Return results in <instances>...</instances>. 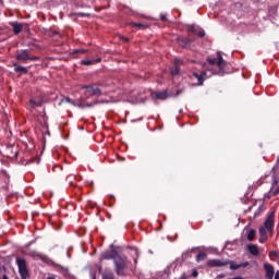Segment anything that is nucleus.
Here are the masks:
<instances>
[{
	"label": "nucleus",
	"mask_w": 279,
	"mask_h": 279,
	"mask_svg": "<svg viewBox=\"0 0 279 279\" xmlns=\"http://www.w3.org/2000/svg\"><path fill=\"white\" fill-rule=\"evenodd\" d=\"M113 265L116 267L117 276H125V271L128 270V266L130 262L128 260V256L124 254L118 253V256L113 260Z\"/></svg>",
	"instance_id": "nucleus-1"
},
{
	"label": "nucleus",
	"mask_w": 279,
	"mask_h": 279,
	"mask_svg": "<svg viewBox=\"0 0 279 279\" xmlns=\"http://www.w3.org/2000/svg\"><path fill=\"white\" fill-rule=\"evenodd\" d=\"M15 59L20 62H27L29 60L32 62H36V60H38V57L29 54V49H22L16 51Z\"/></svg>",
	"instance_id": "nucleus-2"
},
{
	"label": "nucleus",
	"mask_w": 279,
	"mask_h": 279,
	"mask_svg": "<svg viewBox=\"0 0 279 279\" xmlns=\"http://www.w3.org/2000/svg\"><path fill=\"white\" fill-rule=\"evenodd\" d=\"M16 265L19 269V274L22 279H27L29 278V270H27V262L23 257H16Z\"/></svg>",
	"instance_id": "nucleus-3"
},
{
	"label": "nucleus",
	"mask_w": 279,
	"mask_h": 279,
	"mask_svg": "<svg viewBox=\"0 0 279 279\" xmlns=\"http://www.w3.org/2000/svg\"><path fill=\"white\" fill-rule=\"evenodd\" d=\"M208 64L210 66H214V64H217L218 69L220 70V73H225L223 66H226V60H223V57H221V52H217V58H207Z\"/></svg>",
	"instance_id": "nucleus-4"
},
{
	"label": "nucleus",
	"mask_w": 279,
	"mask_h": 279,
	"mask_svg": "<svg viewBox=\"0 0 279 279\" xmlns=\"http://www.w3.org/2000/svg\"><path fill=\"white\" fill-rule=\"evenodd\" d=\"M111 250L110 251H106L104 253H101L99 260H116L117 256L119 255V251H117V248H114V245L111 244L110 245Z\"/></svg>",
	"instance_id": "nucleus-5"
},
{
	"label": "nucleus",
	"mask_w": 279,
	"mask_h": 279,
	"mask_svg": "<svg viewBox=\"0 0 279 279\" xmlns=\"http://www.w3.org/2000/svg\"><path fill=\"white\" fill-rule=\"evenodd\" d=\"M83 88L85 89V95H87V97H100L101 95V89L99 87L84 86Z\"/></svg>",
	"instance_id": "nucleus-6"
},
{
	"label": "nucleus",
	"mask_w": 279,
	"mask_h": 279,
	"mask_svg": "<svg viewBox=\"0 0 279 279\" xmlns=\"http://www.w3.org/2000/svg\"><path fill=\"white\" fill-rule=\"evenodd\" d=\"M226 265H230V260L223 259H209L207 262L208 267H226Z\"/></svg>",
	"instance_id": "nucleus-7"
},
{
	"label": "nucleus",
	"mask_w": 279,
	"mask_h": 279,
	"mask_svg": "<svg viewBox=\"0 0 279 279\" xmlns=\"http://www.w3.org/2000/svg\"><path fill=\"white\" fill-rule=\"evenodd\" d=\"M264 269L266 271V278L274 279V275L276 274L274 265L266 263L264 264Z\"/></svg>",
	"instance_id": "nucleus-8"
},
{
	"label": "nucleus",
	"mask_w": 279,
	"mask_h": 279,
	"mask_svg": "<svg viewBox=\"0 0 279 279\" xmlns=\"http://www.w3.org/2000/svg\"><path fill=\"white\" fill-rule=\"evenodd\" d=\"M274 219H275L274 214H270V215L266 218V220H265V222H264V226H265L266 230H268V231L274 230Z\"/></svg>",
	"instance_id": "nucleus-9"
},
{
	"label": "nucleus",
	"mask_w": 279,
	"mask_h": 279,
	"mask_svg": "<svg viewBox=\"0 0 279 279\" xmlns=\"http://www.w3.org/2000/svg\"><path fill=\"white\" fill-rule=\"evenodd\" d=\"M180 64H182V60L175 59L174 66L171 70V75H180Z\"/></svg>",
	"instance_id": "nucleus-10"
},
{
	"label": "nucleus",
	"mask_w": 279,
	"mask_h": 279,
	"mask_svg": "<svg viewBox=\"0 0 279 279\" xmlns=\"http://www.w3.org/2000/svg\"><path fill=\"white\" fill-rule=\"evenodd\" d=\"M11 27H13L14 34H21L23 32V24L19 22H11Z\"/></svg>",
	"instance_id": "nucleus-11"
},
{
	"label": "nucleus",
	"mask_w": 279,
	"mask_h": 279,
	"mask_svg": "<svg viewBox=\"0 0 279 279\" xmlns=\"http://www.w3.org/2000/svg\"><path fill=\"white\" fill-rule=\"evenodd\" d=\"M193 75L198 82L197 85L202 86V84H204V81L206 80V72H201V74L193 73Z\"/></svg>",
	"instance_id": "nucleus-12"
},
{
	"label": "nucleus",
	"mask_w": 279,
	"mask_h": 279,
	"mask_svg": "<svg viewBox=\"0 0 279 279\" xmlns=\"http://www.w3.org/2000/svg\"><path fill=\"white\" fill-rule=\"evenodd\" d=\"M40 106H43V99H38V100L31 99L28 101V108H31L32 110H34V108H40Z\"/></svg>",
	"instance_id": "nucleus-13"
},
{
	"label": "nucleus",
	"mask_w": 279,
	"mask_h": 279,
	"mask_svg": "<svg viewBox=\"0 0 279 279\" xmlns=\"http://www.w3.org/2000/svg\"><path fill=\"white\" fill-rule=\"evenodd\" d=\"M247 250L253 256H258V254H260V252L258 251V245L256 244H248Z\"/></svg>",
	"instance_id": "nucleus-14"
},
{
	"label": "nucleus",
	"mask_w": 279,
	"mask_h": 279,
	"mask_svg": "<svg viewBox=\"0 0 279 279\" xmlns=\"http://www.w3.org/2000/svg\"><path fill=\"white\" fill-rule=\"evenodd\" d=\"M151 97H153V99H162V100H165V99H167V92H154V93H151Z\"/></svg>",
	"instance_id": "nucleus-15"
},
{
	"label": "nucleus",
	"mask_w": 279,
	"mask_h": 279,
	"mask_svg": "<svg viewBox=\"0 0 279 279\" xmlns=\"http://www.w3.org/2000/svg\"><path fill=\"white\" fill-rule=\"evenodd\" d=\"M178 43L181 47L185 48L189 47V45H191L192 40L186 37H179Z\"/></svg>",
	"instance_id": "nucleus-16"
},
{
	"label": "nucleus",
	"mask_w": 279,
	"mask_h": 279,
	"mask_svg": "<svg viewBox=\"0 0 279 279\" xmlns=\"http://www.w3.org/2000/svg\"><path fill=\"white\" fill-rule=\"evenodd\" d=\"M101 277H102V279H114V272H112V270H110V269H105L101 272Z\"/></svg>",
	"instance_id": "nucleus-17"
},
{
	"label": "nucleus",
	"mask_w": 279,
	"mask_h": 279,
	"mask_svg": "<svg viewBox=\"0 0 279 279\" xmlns=\"http://www.w3.org/2000/svg\"><path fill=\"white\" fill-rule=\"evenodd\" d=\"M15 73H22L23 75L27 74V68L13 63Z\"/></svg>",
	"instance_id": "nucleus-18"
},
{
	"label": "nucleus",
	"mask_w": 279,
	"mask_h": 279,
	"mask_svg": "<svg viewBox=\"0 0 279 279\" xmlns=\"http://www.w3.org/2000/svg\"><path fill=\"white\" fill-rule=\"evenodd\" d=\"M145 98H146L145 95L140 94L138 96H136L131 100V104H145Z\"/></svg>",
	"instance_id": "nucleus-19"
},
{
	"label": "nucleus",
	"mask_w": 279,
	"mask_h": 279,
	"mask_svg": "<svg viewBox=\"0 0 279 279\" xmlns=\"http://www.w3.org/2000/svg\"><path fill=\"white\" fill-rule=\"evenodd\" d=\"M255 236H256V230L250 229L247 232V241H254Z\"/></svg>",
	"instance_id": "nucleus-20"
},
{
	"label": "nucleus",
	"mask_w": 279,
	"mask_h": 279,
	"mask_svg": "<svg viewBox=\"0 0 279 279\" xmlns=\"http://www.w3.org/2000/svg\"><path fill=\"white\" fill-rule=\"evenodd\" d=\"M64 101H66V104H71L72 106H77L78 108H85L84 105H82V104L77 105V104H75V101L73 99H71L69 97L64 98Z\"/></svg>",
	"instance_id": "nucleus-21"
},
{
	"label": "nucleus",
	"mask_w": 279,
	"mask_h": 279,
	"mask_svg": "<svg viewBox=\"0 0 279 279\" xmlns=\"http://www.w3.org/2000/svg\"><path fill=\"white\" fill-rule=\"evenodd\" d=\"M206 257H207L206 253L201 252L197 254L196 260H197V263H202V260H206Z\"/></svg>",
	"instance_id": "nucleus-22"
},
{
	"label": "nucleus",
	"mask_w": 279,
	"mask_h": 279,
	"mask_svg": "<svg viewBox=\"0 0 279 279\" xmlns=\"http://www.w3.org/2000/svg\"><path fill=\"white\" fill-rule=\"evenodd\" d=\"M230 263V269H232L233 271L236 269H241L240 264H236L234 262H229Z\"/></svg>",
	"instance_id": "nucleus-23"
},
{
	"label": "nucleus",
	"mask_w": 279,
	"mask_h": 279,
	"mask_svg": "<svg viewBox=\"0 0 279 279\" xmlns=\"http://www.w3.org/2000/svg\"><path fill=\"white\" fill-rule=\"evenodd\" d=\"M259 234H260V236H267V228L260 227L259 228Z\"/></svg>",
	"instance_id": "nucleus-24"
},
{
	"label": "nucleus",
	"mask_w": 279,
	"mask_h": 279,
	"mask_svg": "<svg viewBox=\"0 0 279 279\" xmlns=\"http://www.w3.org/2000/svg\"><path fill=\"white\" fill-rule=\"evenodd\" d=\"M93 60L90 59H85V60H82V64H85L86 66H90V64H93Z\"/></svg>",
	"instance_id": "nucleus-25"
},
{
	"label": "nucleus",
	"mask_w": 279,
	"mask_h": 279,
	"mask_svg": "<svg viewBox=\"0 0 279 279\" xmlns=\"http://www.w3.org/2000/svg\"><path fill=\"white\" fill-rule=\"evenodd\" d=\"M132 27H147V25L143 23H131Z\"/></svg>",
	"instance_id": "nucleus-26"
},
{
	"label": "nucleus",
	"mask_w": 279,
	"mask_h": 279,
	"mask_svg": "<svg viewBox=\"0 0 279 279\" xmlns=\"http://www.w3.org/2000/svg\"><path fill=\"white\" fill-rule=\"evenodd\" d=\"M197 35L201 37V38H204V36H206V32H204V29H199L197 32Z\"/></svg>",
	"instance_id": "nucleus-27"
},
{
	"label": "nucleus",
	"mask_w": 279,
	"mask_h": 279,
	"mask_svg": "<svg viewBox=\"0 0 279 279\" xmlns=\"http://www.w3.org/2000/svg\"><path fill=\"white\" fill-rule=\"evenodd\" d=\"M267 241V236L260 235L259 243H265Z\"/></svg>",
	"instance_id": "nucleus-28"
},
{
	"label": "nucleus",
	"mask_w": 279,
	"mask_h": 279,
	"mask_svg": "<svg viewBox=\"0 0 279 279\" xmlns=\"http://www.w3.org/2000/svg\"><path fill=\"white\" fill-rule=\"evenodd\" d=\"M189 257H191V252L190 251H187L185 254H183V258H189Z\"/></svg>",
	"instance_id": "nucleus-29"
},
{
	"label": "nucleus",
	"mask_w": 279,
	"mask_h": 279,
	"mask_svg": "<svg viewBox=\"0 0 279 279\" xmlns=\"http://www.w3.org/2000/svg\"><path fill=\"white\" fill-rule=\"evenodd\" d=\"M58 267H60V269H62V271H64V274H66L69 271V268H66V267H62L60 265H58Z\"/></svg>",
	"instance_id": "nucleus-30"
},
{
	"label": "nucleus",
	"mask_w": 279,
	"mask_h": 279,
	"mask_svg": "<svg viewBox=\"0 0 279 279\" xmlns=\"http://www.w3.org/2000/svg\"><path fill=\"white\" fill-rule=\"evenodd\" d=\"M247 265H250L248 262L240 263V267H247Z\"/></svg>",
	"instance_id": "nucleus-31"
},
{
	"label": "nucleus",
	"mask_w": 279,
	"mask_h": 279,
	"mask_svg": "<svg viewBox=\"0 0 279 279\" xmlns=\"http://www.w3.org/2000/svg\"><path fill=\"white\" fill-rule=\"evenodd\" d=\"M192 276H193V278H197V276H199V272H197V270H194V271L192 272Z\"/></svg>",
	"instance_id": "nucleus-32"
},
{
	"label": "nucleus",
	"mask_w": 279,
	"mask_h": 279,
	"mask_svg": "<svg viewBox=\"0 0 279 279\" xmlns=\"http://www.w3.org/2000/svg\"><path fill=\"white\" fill-rule=\"evenodd\" d=\"M161 21H167V14H160Z\"/></svg>",
	"instance_id": "nucleus-33"
},
{
	"label": "nucleus",
	"mask_w": 279,
	"mask_h": 279,
	"mask_svg": "<svg viewBox=\"0 0 279 279\" xmlns=\"http://www.w3.org/2000/svg\"><path fill=\"white\" fill-rule=\"evenodd\" d=\"M272 195H279V186L272 192Z\"/></svg>",
	"instance_id": "nucleus-34"
},
{
	"label": "nucleus",
	"mask_w": 279,
	"mask_h": 279,
	"mask_svg": "<svg viewBox=\"0 0 279 279\" xmlns=\"http://www.w3.org/2000/svg\"><path fill=\"white\" fill-rule=\"evenodd\" d=\"M34 162H36V165H39L40 163V158L39 157L35 158Z\"/></svg>",
	"instance_id": "nucleus-35"
},
{
	"label": "nucleus",
	"mask_w": 279,
	"mask_h": 279,
	"mask_svg": "<svg viewBox=\"0 0 279 279\" xmlns=\"http://www.w3.org/2000/svg\"><path fill=\"white\" fill-rule=\"evenodd\" d=\"M221 278H226V275L220 274V275H218V276L216 277V279H221Z\"/></svg>",
	"instance_id": "nucleus-36"
},
{
	"label": "nucleus",
	"mask_w": 279,
	"mask_h": 279,
	"mask_svg": "<svg viewBox=\"0 0 279 279\" xmlns=\"http://www.w3.org/2000/svg\"><path fill=\"white\" fill-rule=\"evenodd\" d=\"M78 16H90L88 13H78Z\"/></svg>",
	"instance_id": "nucleus-37"
},
{
	"label": "nucleus",
	"mask_w": 279,
	"mask_h": 279,
	"mask_svg": "<svg viewBox=\"0 0 279 279\" xmlns=\"http://www.w3.org/2000/svg\"><path fill=\"white\" fill-rule=\"evenodd\" d=\"M270 256H278V253L276 251H271Z\"/></svg>",
	"instance_id": "nucleus-38"
},
{
	"label": "nucleus",
	"mask_w": 279,
	"mask_h": 279,
	"mask_svg": "<svg viewBox=\"0 0 279 279\" xmlns=\"http://www.w3.org/2000/svg\"><path fill=\"white\" fill-rule=\"evenodd\" d=\"M178 95H182V89H179V90L177 92V94L174 95V97H178Z\"/></svg>",
	"instance_id": "nucleus-39"
},
{
	"label": "nucleus",
	"mask_w": 279,
	"mask_h": 279,
	"mask_svg": "<svg viewBox=\"0 0 279 279\" xmlns=\"http://www.w3.org/2000/svg\"><path fill=\"white\" fill-rule=\"evenodd\" d=\"M275 279H279V270L276 271Z\"/></svg>",
	"instance_id": "nucleus-40"
},
{
	"label": "nucleus",
	"mask_w": 279,
	"mask_h": 279,
	"mask_svg": "<svg viewBox=\"0 0 279 279\" xmlns=\"http://www.w3.org/2000/svg\"><path fill=\"white\" fill-rule=\"evenodd\" d=\"M131 250H134L135 254H138V250H136V247H131Z\"/></svg>",
	"instance_id": "nucleus-41"
},
{
	"label": "nucleus",
	"mask_w": 279,
	"mask_h": 279,
	"mask_svg": "<svg viewBox=\"0 0 279 279\" xmlns=\"http://www.w3.org/2000/svg\"><path fill=\"white\" fill-rule=\"evenodd\" d=\"M122 40L124 41V43H128V37H122Z\"/></svg>",
	"instance_id": "nucleus-42"
},
{
	"label": "nucleus",
	"mask_w": 279,
	"mask_h": 279,
	"mask_svg": "<svg viewBox=\"0 0 279 279\" xmlns=\"http://www.w3.org/2000/svg\"><path fill=\"white\" fill-rule=\"evenodd\" d=\"M77 51L81 53H86L87 50L82 49V50H77Z\"/></svg>",
	"instance_id": "nucleus-43"
},
{
	"label": "nucleus",
	"mask_w": 279,
	"mask_h": 279,
	"mask_svg": "<svg viewBox=\"0 0 279 279\" xmlns=\"http://www.w3.org/2000/svg\"><path fill=\"white\" fill-rule=\"evenodd\" d=\"M189 32H195V28L194 27H190Z\"/></svg>",
	"instance_id": "nucleus-44"
},
{
	"label": "nucleus",
	"mask_w": 279,
	"mask_h": 279,
	"mask_svg": "<svg viewBox=\"0 0 279 279\" xmlns=\"http://www.w3.org/2000/svg\"><path fill=\"white\" fill-rule=\"evenodd\" d=\"M2 279H9V278H8V275H3V276H2Z\"/></svg>",
	"instance_id": "nucleus-45"
},
{
	"label": "nucleus",
	"mask_w": 279,
	"mask_h": 279,
	"mask_svg": "<svg viewBox=\"0 0 279 279\" xmlns=\"http://www.w3.org/2000/svg\"><path fill=\"white\" fill-rule=\"evenodd\" d=\"M98 271L99 274H101V266H98Z\"/></svg>",
	"instance_id": "nucleus-46"
},
{
	"label": "nucleus",
	"mask_w": 279,
	"mask_h": 279,
	"mask_svg": "<svg viewBox=\"0 0 279 279\" xmlns=\"http://www.w3.org/2000/svg\"><path fill=\"white\" fill-rule=\"evenodd\" d=\"M86 106H87V108H90L93 105H88V104H87Z\"/></svg>",
	"instance_id": "nucleus-47"
},
{
	"label": "nucleus",
	"mask_w": 279,
	"mask_h": 279,
	"mask_svg": "<svg viewBox=\"0 0 279 279\" xmlns=\"http://www.w3.org/2000/svg\"><path fill=\"white\" fill-rule=\"evenodd\" d=\"M96 62H101V59L96 60Z\"/></svg>",
	"instance_id": "nucleus-48"
},
{
	"label": "nucleus",
	"mask_w": 279,
	"mask_h": 279,
	"mask_svg": "<svg viewBox=\"0 0 279 279\" xmlns=\"http://www.w3.org/2000/svg\"><path fill=\"white\" fill-rule=\"evenodd\" d=\"M274 184H278V181H275Z\"/></svg>",
	"instance_id": "nucleus-49"
},
{
	"label": "nucleus",
	"mask_w": 279,
	"mask_h": 279,
	"mask_svg": "<svg viewBox=\"0 0 279 279\" xmlns=\"http://www.w3.org/2000/svg\"><path fill=\"white\" fill-rule=\"evenodd\" d=\"M93 279H96V277L94 276Z\"/></svg>",
	"instance_id": "nucleus-50"
}]
</instances>
